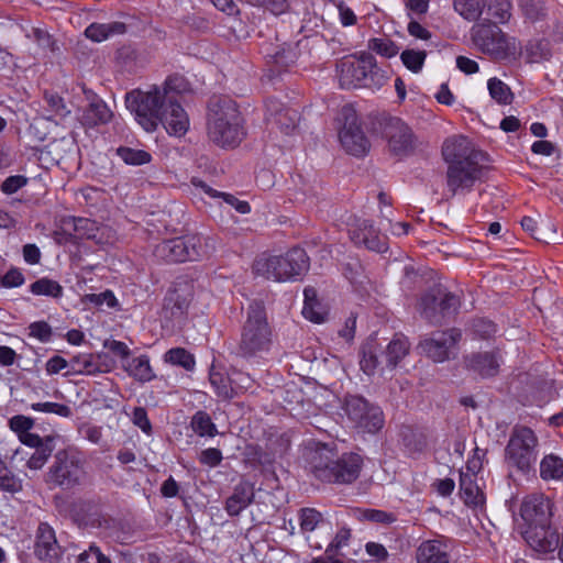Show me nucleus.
Returning a JSON list of instances; mask_svg holds the SVG:
<instances>
[{
  "instance_id": "bf43d9fd",
  "label": "nucleus",
  "mask_w": 563,
  "mask_h": 563,
  "mask_svg": "<svg viewBox=\"0 0 563 563\" xmlns=\"http://www.w3.org/2000/svg\"><path fill=\"white\" fill-rule=\"evenodd\" d=\"M9 427L20 437L29 432L34 427V420L26 416L16 415L9 420Z\"/></svg>"
},
{
  "instance_id": "79ce46f5",
  "label": "nucleus",
  "mask_w": 563,
  "mask_h": 563,
  "mask_svg": "<svg viewBox=\"0 0 563 563\" xmlns=\"http://www.w3.org/2000/svg\"><path fill=\"white\" fill-rule=\"evenodd\" d=\"M187 81L183 76H169L164 85L159 87L161 93L167 103L169 100H177V96L187 90Z\"/></svg>"
},
{
  "instance_id": "1a4fd4ad",
  "label": "nucleus",
  "mask_w": 563,
  "mask_h": 563,
  "mask_svg": "<svg viewBox=\"0 0 563 563\" xmlns=\"http://www.w3.org/2000/svg\"><path fill=\"white\" fill-rule=\"evenodd\" d=\"M126 108L134 114L139 124L147 132L157 129L161 122V114L167 102L161 93V89L154 86L148 91L140 89L132 90L125 96Z\"/></svg>"
},
{
  "instance_id": "412c9836",
  "label": "nucleus",
  "mask_w": 563,
  "mask_h": 563,
  "mask_svg": "<svg viewBox=\"0 0 563 563\" xmlns=\"http://www.w3.org/2000/svg\"><path fill=\"white\" fill-rule=\"evenodd\" d=\"M161 122L169 135L183 136L189 129V118L184 108L179 104L178 100H169L163 113L161 114Z\"/></svg>"
},
{
  "instance_id": "393cba45",
  "label": "nucleus",
  "mask_w": 563,
  "mask_h": 563,
  "mask_svg": "<svg viewBox=\"0 0 563 563\" xmlns=\"http://www.w3.org/2000/svg\"><path fill=\"white\" fill-rule=\"evenodd\" d=\"M417 563H451L445 545L438 540L423 541L416 550Z\"/></svg>"
},
{
  "instance_id": "4c0bfd02",
  "label": "nucleus",
  "mask_w": 563,
  "mask_h": 563,
  "mask_svg": "<svg viewBox=\"0 0 563 563\" xmlns=\"http://www.w3.org/2000/svg\"><path fill=\"white\" fill-rule=\"evenodd\" d=\"M489 96L499 104H510L514 100V93L509 86L497 77H493L487 81Z\"/></svg>"
},
{
  "instance_id": "f257e3e1",
  "label": "nucleus",
  "mask_w": 563,
  "mask_h": 563,
  "mask_svg": "<svg viewBox=\"0 0 563 563\" xmlns=\"http://www.w3.org/2000/svg\"><path fill=\"white\" fill-rule=\"evenodd\" d=\"M442 156L448 164L446 187L451 196L466 194L481 180L484 155L465 136H453L443 143Z\"/></svg>"
},
{
  "instance_id": "39448f33",
  "label": "nucleus",
  "mask_w": 563,
  "mask_h": 563,
  "mask_svg": "<svg viewBox=\"0 0 563 563\" xmlns=\"http://www.w3.org/2000/svg\"><path fill=\"white\" fill-rule=\"evenodd\" d=\"M272 344V330L268 325L262 301H252L242 327L238 353L242 357H253L267 352Z\"/></svg>"
},
{
  "instance_id": "bb28decb",
  "label": "nucleus",
  "mask_w": 563,
  "mask_h": 563,
  "mask_svg": "<svg viewBox=\"0 0 563 563\" xmlns=\"http://www.w3.org/2000/svg\"><path fill=\"white\" fill-rule=\"evenodd\" d=\"M302 316L314 323H322L327 320L328 309L318 300L313 287H306L303 290Z\"/></svg>"
},
{
  "instance_id": "774afa93",
  "label": "nucleus",
  "mask_w": 563,
  "mask_h": 563,
  "mask_svg": "<svg viewBox=\"0 0 563 563\" xmlns=\"http://www.w3.org/2000/svg\"><path fill=\"white\" fill-rule=\"evenodd\" d=\"M474 331L483 339H487L496 333V325L485 319H478L473 323Z\"/></svg>"
},
{
  "instance_id": "c03bdc74",
  "label": "nucleus",
  "mask_w": 563,
  "mask_h": 563,
  "mask_svg": "<svg viewBox=\"0 0 563 563\" xmlns=\"http://www.w3.org/2000/svg\"><path fill=\"white\" fill-rule=\"evenodd\" d=\"M510 0H490L487 5L488 20L495 23H506L511 16Z\"/></svg>"
},
{
  "instance_id": "f704fd0d",
  "label": "nucleus",
  "mask_w": 563,
  "mask_h": 563,
  "mask_svg": "<svg viewBox=\"0 0 563 563\" xmlns=\"http://www.w3.org/2000/svg\"><path fill=\"white\" fill-rule=\"evenodd\" d=\"M540 477L543 481H560L563 478V460L555 454L545 455L540 462Z\"/></svg>"
},
{
  "instance_id": "f03ea898",
  "label": "nucleus",
  "mask_w": 563,
  "mask_h": 563,
  "mask_svg": "<svg viewBox=\"0 0 563 563\" xmlns=\"http://www.w3.org/2000/svg\"><path fill=\"white\" fill-rule=\"evenodd\" d=\"M243 119L235 101L214 96L208 104L207 129L209 139L221 147H235L244 136Z\"/></svg>"
},
{
  "instance_id": "7c9ffc66",
  "label": "nucleus",
  "mask_w": 563,
  "mask_h": 563,
  "mask_svg": "<svg viewBox=\"0 0 563 563\" xmlns=\"http://www.w3.org/2000/svg\"><path fill=\"white\" fill-rule=\"evenodd\" d=\"M382 353L380 345L375 339H368L361 347L360 365L367 375H373L378 368V356Z\"/></svg>"
},
{
  "instance_id": "aec40b11",
  "label": "nucleus",
  "mask_w": 563,
  "mask_h": 563,
  "mask_svg": "<svg viewBox=\"0 0 563 563\" xmlns=\"http://www.w3.org/2000/svg\"><path fill=\"white\" fill-rule=\"evenodd\" d=\"M351 240L355 244H363L368 250L383 253L387 250L385 236L374 228L373 222L366 219H357L350 229Z\"/></svg>"
},
{
  "instance_id": "0e129e2a",
  "label": "nucleus",
  "mask_w": 563,
  "mask_h": 563,
  "mask_svg": "<svg viewBox=\"0 0 563 563\" xmlns=\"http://www.w3.org/2000/svg\"><path fill=\"white\" fill-rule=\"evenodd\" d=\"M71 224L74 227V231L76 232L77 236L82 239L87 238L90 239L93 235L90 233L93 230L95 223L86 218H74L71 220Z\"/></svg>"
},
{
  "instance_id": "58836bf2",
  "label": "nucleus",
  "mask_w": 563,
  "mask_h": 563,
  "mask_svg": "<svg viewBox=\"0 0 563 563\" xmlns=\"http://www.w3.org/2000/svg\"><path fill=\"white\" fill-rule=\"evenodd\" d=\"M190 427L199 437H214L218 431L216 424L212 422L211 417L203 410L197 411L190 421Z\"/></svg>"
},
{
  "instance_id": "a18cd8bd",
  "label": "nucleus",
  "mask_w": 563,
  "mask_h": 563,
  "mask_svg": "<svg viewBox=\"0 0 563 563\" xmlns=\"http://www.w3.org/2000/svg\"><path fill=\"white\" fill-rule=\"evenodd\" d=\"M519 7L525 18L532 23L547 16V8L541 0H519Z\"/></svg>"
},
{
  "instance_id": "5701e85b",
  "label": "nucleus",
  "mask_w": 563,
  "mask_h": 563,
  "mask_svg": "<svg viewBox=\"0 0 563 563\" xmlns=\"http://www.w3.org/2000/svg\"><path fill=\"white\" fill-rule=\"evenodd\" d=\"M255 492L252 483L241 481L235 485L232 495L225 500V511L229 516H239L254 500Z\"/></svg>"
},
{
  "instance_id": "6e6d98bb",
  "label": "nucleus",
  "mask_w": 563,
  "mask_h": 563,
  "mask_svg": "<svg viewBox=\"0 0 563 563\" xmlns=\"http://www.w3.org/2000/svg\"><path fill=\"white\" fill-rule=\"evenodd\" d=\"M27 36L32 37L43 52L49 51L56 53L59 51L56 41L44 30L33 29L32 34Z\"/></svg>"
},
{
  "instance_id": "13d9d810",
  "label": "nucleus",
  "mask_w": 563,
  "mask_h": 563,
  "mask_svg": "<svg viewBox=\"0 0 563 563\" xmlns=\"http://www.w3.org/2000/svg\"><path fill=\"white\" fill-rule=\"evenodd\" d=\"M29 335L37 339L41 342H48L52 338L53 331L51 325L45 321H36L29 325Z\"/></svg>"
},
{
  "instance_id": "09e8293b",
  "label": "nucleus",
  "mask_w": 563,
  "mask_h": 563,
  "mask_svg": "<svg viewBox=\"0 0 563 563\" xmlns=\"http://www.w3.org/2000/svg\"><path fill=\"white\" fill-rule=\"evenodd\" d=\"M426 51H418L411 48H407L402 51V53L400 54V59L404 66L415 74L421 71L426 62Z\"/></svg>"
},
{
  "instance_id": "423d86ee",
  "label": "nucleus",
  "mask_w": 563,
  "mask_h": 563,
  "mask_svg": "<svg viewBox=\"0 0 563 563\" xmlns=\"http://www.w3.org/2000/svg\"><path fill=\"white\" fill-rule=\"evenodd\" d=\"M308 267L309 258L300 247H294L285 255L260 257L253 265L256 275L274 282L296 280Z\"/></svg>"
},
{
  "instance_id": "c756f323",
  "label": "nucleus",
  "mask_w": 563,
  "mask_h": 563,
  "mask_svg": "<svg viewBox=\"0 0 563 563\" xmlns=\"http://www.w3.org/2000/svg\"><path fill=\"white\" fill-rule=\"evenodd\" d=\"M126 25L123 22L92 23L85 30V35L93 42H102L112 35L123 34Z\"/></svg>"
},
{
  "instance_id": "4be33fe9",
  "label": "nucleus",
  "mask_w": 563,
  "mask_h": 563,
  "mask_svg": "<svg viewBox=\"0 0 563 563\" xmlns=\"http://www.w3.org/2000/svg\"><path fill=\"white\" fill-rule=\"evenodd\" d=\"M460 495L465 505L474 510H483L485 506V494L477 483V476L468 472L460 473Z\"/></svg>"
},
{
  "instance_id": "cd10ccee",
  "label": "nucleus",
  "mask_w": 563,
  "mask_h": 563,
  "mask_svg": "<svg viewBox=\"0 0 563 563\" xmlns=\"http://www.w3.org/2000/svg\"><path fill=\"white\" fill-rule=\"evenodd\" d=\"M44 102L46 106L44 107L45 113L43 117L46 120L59 123L70 114V110L67 108L64 99L56 92L45 91Z\"/></svg>"
},
{
  "instance_id": "ea45409f",
  "label": "nucleus",
  "mask_w": 563,
  "mask_h": 563,
  "mask_svg": "<svg viewBox=\"0 0 563 563\" xmlns=\"http://www.w3.org/2000/svg\"><path fill=\"white\" fill-rule=\"evenodd\" d=\"M130 375L140 382H150L155 375L150 365V358L146 355L134 357L128 366Z\"/></svg>"
},
{
  "instance_id": "603ef678",
  "label": "nucleus",
  "mask_w": 563,
  "mask_h": 563,
  "mask_svg": "<svg viewBox=\"0 0 563 563\" xmlns=\"http://www.w3.org/2000/svg\"><path fill=\"white\" fill-rule=\"evenodd\" d=\"M300 529L302 532H311L322 520V515L313 508H302L299 514Z\"/></svg>"
},
{
  "instance_id": "ddd939ff",
  "label": "nucleus",
  "mask_w": 563,
  "mask_h": 563,
  "mask_svg": "<svg viewBox=\"0 0 563 563\" xmlns=\"http://www.w3.org/2000/svg\"><path fill=\"white\" fill-rule=\"evenodd\" d=\"M343 409L354 426L364 432L376 433L384 427L383 410L361 396H347Z\"/></svg>"
},
{
  "instance_id": "a211bd4d",
  "label": "nucleus",
  "mask_w": 563,
  "mask_h": 563,
  "mask_svg": "<svg viewBox=\"0 0 563 563\" xmlns=\"http://www.w3.org/2000/svg\"><path fill=\"white\" fill-rule=\"evenodd\" d=\"M34 554L44 563L59 561L62 558L63 549L57 542L54 529L46 522H41L37 527Z\"/></svg>"
},
{
  "instance_id": "69168bd1",
  "label": "nucleus",
  "mask_w": 563,
  "mask_h": 563,
  "mask_svg": "<svg viewBox=\"0 0 563 563\" xmlns=\"http://www.w3.org/2000/svg\"><path fill=\"white\" fill-rule=\"evenodd\" d=\"M1 285L7 288L19 287L24 283V276L18 268H11L0 278Z\"/></svg>"
},
{
  "instance_id": "dca6fc26",
  "label": "nucleus",
  "mask_w": 563,
  "mask_h": 563,
  "mask_svg": "<svg viewBox=\"0 0 563 563\" xmlns=\"http://www.w3.org/2000/svg\"><path fill=\"white\" fill-rule=\"evenodd\" d=\"M342 117L344 123L339 139L343 148L357 157L365 155L369 150V142L358 124L355 111L351 108H343Z\"/></svg>"
},
{
  "instance_id": "338daca9",
  "label": "nucleus",
  "mask_w": 563,
  "mask_h": 563,
  "mask_svg": "<svg viewBox=\"0 0 563 563\" xmlns=\"http://www.w3.org/2000/svg\"><path fill=\"white\" fill-rule=\"evenodd\" d=\"M365 551L371 558L375 559L377 562H384L389 556L387 549L383 544L377 542H367L365 544Z\"/></svg>"
},
{
  "instance_id": "5fc2aeb1",
  "label": "nucleus",
  "mask_w": 563,
  "mask_h": 563,
  "mask_svg": "<svg viewBox=\"0 0 563 563\" xmlns=\"http://www.w3.org/2000/svg\"><path fill=\"white\" fill-rule=\"evenodd\" d=\"M31 409L34 411H41L45 413H54L59 417L68 418L71 416V409L67 405L57 402H34L31 405Z\"/></svg>"
},
{
  "instance_id": "3c124183",
  "label": "nucleus",
  "mask_w": 563,
  "mask_h": 563,
  "mask_svg": "<svg viewBox=\"0 0 563 563\" xmlns=\"http://www.w3.org/2000/svg\"><path fill=\"white\" fill-rule=\"evenodd\" d=\"M209 380L214 388L216 394L222 398H231L233 389L230 385L229 378L222 373L211 369Z\"/></svg>"
},
{
  "instance_id": "f8f14e48",
  "label": "nucleus",
  "mask_w": 563,
  "mask_h": 563,
  "mask_svg": "<svg viewBox=\"0 0 563 563\" xmlns=\"http://www.w3.org/2000/svg\"><path fill=\"white\" fill-rule=\"evenodd\" d=\"M460 298L442 286H435L424 292L417 309L421 318L432 325L443 323L446 317L454 314L460 308Z\"/></svg>"
},
{
  "instance_id": "680f3d73",
  "label": "nucleus",
  "mask_w": 563,
  "mask_h": 563,
  "mask_svg": "<svg viewBox=\"0 0 563 563\" xmlns=\"http://www.w3.org/2000/svg\"><path fill=\"white\" fill-rule=\"evenodd\" d=\"M555 227L549 221H542L536 231L533 238L543 243H550L555 240Z\"/></svg>"
},
{
  "instance_id": "473e14b6",
  "label": "nucleus",
  "mask_w": 563,
  "mask_h": 563,
  "mask_svg": "<svg viewBox=\"0 0 563 563\" xmlns=\"http://www.w3.org/2000/svg\"><path fill=\"white\" fill-rule=\"evenodd\" d=\"M269 63L277 73L287 70L288 67L295 64L298 58V52L295 45L287 44L276 49L273 54L268 55Z\"/></svg>"
},
{
  "instance_id": "6ab92c4d",
  "label": "nucleus",
  "mask_w": 563,
  "mask_h": 563,
  "mask_svg": "<svg viewBox=\"0 0 563 563\" xmlns=\"http://www.w3.org/2000/svg\"><path fill=\"white\" fill-rule=\"evenodd\" d=\"M521 533L528 545L539 553L553 552L560 545V536L551 525L522 528Z\"/></svg>"
},
{
  "instance_id": "052dcab7",
  "label": "nucleus",
  "mask_w": 563,
  "mask_h": 563,
  "mask_svg": "<svg viewBox=\"0 0 563 563\" xmlns=\"http://www.w3.org/2000/svg\"><path fill=\"white\" fill-rule=\"evenodd\" d=\"M27 184V178L23 175H14L4 179L1 184V191L5 195H13Z\"/></svg>"
},
{
  "instance_id": "2f4dec72",
  "label": "nucleus",
  "mask_w": 563,
  "mask_h": 563,
  "mask_svg": "<svg viewBox=\"0 0 563 563\" xmlns=\"http://www.w3.org/2000/svg\"><path fill=\"white\" fill-rule=\"evenodd\" d=\"M527 63L548 62L552 57L551 45L548 40H530L525 47Z\"/></svg>"
},
{
  "instance_id": "de8ad7c7",
  "label": "nucleus",
  "mask_w": 563,
  "mask_h": 563,
  "mask_svg": "<svg viewBox=\"0 0 563 563\" xmlns=\"http://www.w3.org/2000/svg\"><path fill=\"white\" fill-rule=\"evenodd\" d=\"M118 156L128 165L139 166L151 162L152 156L143 150H134L131 147L117 148Z\"/></svg>"
},
{
  "instance_id": "2eb2a0df",
  "label": "nucleus",
  "mask_w": 563,
  "mask_h": 563,
  "mask_svg": "<svg viewBox=\"0 0 563 563\" xmlns=\"http://www.w3.org/2000/svg\"><path fill=\"white\" fill-rule=\"evenodd\" d=\"M461 335V331L455 328L435 331L429 338L421 340L418 349L434 362L442 363L451 357Z\"/></svg>"
},
{
  "instance_id": "49530a36",
  "label": "nucleus",
  "mask_w": 563,
  "mask_h": 563,
  "mask_svg": "<svg viewBox=\"0 0 563 563\" xmlns=\"http://www.w3.org/2000/svg\"><path fill=\"white\" fill-rule=\"evenodd\" d=\"M54 439L52 437H46V443H43L42 446L36 448L34 453L30 456L27 461V467L31 470H40L47 462L48 457L52 455L54 450Z\"/></svg>"
},
{
  "instance_id": "4d7b16f0",
  "label": "nucleus",
  "mask_w": 563,
  "mask_h": 563,
  "mask_svg": "<svg viewBox=\"0 0 563 563\" xmlns=\"http://www.w3.org/2000/svg\"><path fill=\"white\" fill-rule=\"evenodd\" d=\"M85 301L93 303L97 307L106 305L109 308H114L118 306V300L111 290H106L100 294H87Z\"/></svg>"
},
{
  "instance_id": "c9c22d12",
  "label": "nucleus",
  "mask_w": 563,
  "mask_h": 563,
  "mask_svg": "<svg viewBox=\"0 0 563 563\" xmlns=\"http://www.w3.org/2000/svg\"><path fill=\"white\" fill-rule=\"evenodd\" d=\"M267 110L274 117L275 123L278 124L285 133L295 129L298 120L297 112L295 110L282 109L280 104H277L274 101L267 103Z\"/></svg>"
},
{
  "instance_id": "a19ab883",
  "label": "nucleus",
  "mask_w": 563,
  "mask_h": 563,
  "mask_svg": "<svg viewBox=\"0 0 563 563\" xmlns=\"http://www.w3.org/2000/svg\"><path fill=\"white\" fill-rule=\"evenodd\" d=\"M164 360L166 363L181 366L186 371H192L196 365L194 355L184 347L168 350L164 355Z\"/></svg>"
},
{
  "instance_id": "a878e982",
  "label": "nucleus",
  "mask_w": 563,
  "mask_h": 563,
  "mask_svg": "<svg viewBox=\"0 0 563 563\" xmlns=\"http://www.w3.org/2000/svg\"><path fill=\"white\" fill-rule=\"evenodd\" d=\"M112 115V111L107 103L102 99L93 96L84 111L81 122L84 125L92 128L98 124L108 123Z\"/></svg>"
},
{
  "instance_id": "c85d7f7f",
  "label": "nucleus",
  "mask_w": 563,
  "mask_h": 563,
  "mask_svg": "<svg viewBox=\"0 0 563 563\" xmlns=\"http://www.w3.org/2000/svg\"><path fill=\"white\" fill-rule=\"evenodd\" d=\"M100 355L92 353L77 354L71 357L69 366L73 374L95 375L103 372L99 362Z\"/></svg>"
},
{
  "instance_id": "e2e57ef3",
  "label": "nucleus",
  "mask_w": 563,
  "mask_h": 563,
  "mask_svg": "<svg viewBox=\"0 0 563 563\" xmlns=\"http://www.w3.org/2000/svg\"><path fill=\"white\" fill-rule=\"evenodd\" d=\"M132 422L139 427L144 433H152V423L147 417V412L143 407H136L133 410Z\"/></svg>"
},
{
  "instance_id": "20e7f679",
  "label": "nucleus",
  "mask_w": 563,
  "mask_h": 563,
  "mask_svg": "<svg viewBox=\"0 0 563 563\" xmlns=\"http://www.w3.org/2000/svg\"><path fill=\"white\" fill-rule=\"evenodd\" d=\"M475 48L494 60L514 63L523 54L517 37L505 33L496 23H476L471 29Z\"/></svg>"
},
{
  "instance_id": "b1692460",
  "label": "nucleus",
  "mask_w": 563,
  "mask_h": 563,
  "mask_svg": "<svg viewBox=\"0 0 563 563\" xmlns=\"http://www.w3.org/2000/svg\"><path fill=\"white\" fill-rule=\"evenodd\" d=\"M465 365L478 375L489 377L498 373L499 358L494 352H478L466 356Z\"/></svg>"
},
{
  "instance_id": "9b49d317",
  "label": "nucleus",
  "mask_w": 563,
  "mask_h": 563,
  "mask_svg": "<svg viewBox=\"0 0 563 563\" xmlns=\"http://www.w3.org/2000/svg\"><path fill=\"white\" fill-rule=\"evenodd\" d=\"M154 255L168 263L197 261L207 255V247L201 235L188 234L162 241L155 246Z\"/></svg>"
},
{
  "instance_id": "6e6552de",
  "label": "nucleus",
  "mask_w": 563,
  "mask_h": 563,
  "mask_svg": "<svg viewBox=\"0 0 563 563\" xmlns=\"http://www.w3.org/2000/svg\"><path fill=\"white\" fill-rule=\"evenodd\" d=\"M85 465V457L76 449L59 450L54 455L46 482L65 490L74 489L84 485L87 479Z\"/></svg>"
},
{
  "instance_id": "9d476101",
  "label": "nucleus",
  "mask_w": 563,
  "mask_h": 563,
  "mask_svg": "<svg viewBox=\"0 0 563 563\" xmlns=\"http://www.w3.org/2000/svg\"><path fill=\"white\" fill-rule=\"evenodd\" d=\"M538 438L528 427L512 429L505 449L506 461L522 473L529 472L537 460Z\"/></svg>"
},
{
  "instance_id": "37998d69",
  "label": "nucleus",
  "mask_w": 563,
  "mask_h": 563,
  "mask_svg": "<svg viewBox=\"0 0 563 563\" xmlns=\"http://www.w3.org/2000/svg\"><path fill=\"white\" fill-rule=\"evenodd\" d=\"M30 290L36 296H48L59 298L63 295V287L53 279L43 277L31 284Z\"/></svg>"
},
{
  "instance_id": "0eeeda50",
  "label": "nucleus",
  "mask_w": 563,
  "mask_h": 563,
  "mask_svg": "<svg viewBox=\"0 0 563 563\" xmlns=\"http://www.w3.org/2000/svg\"><path fill=\"white\" fill-rule=\"evenodd\" d=\"M341 88L356 87L378 88L384 85L386 76L377 66L376 58L368 52H362L352 59H344L338 65Z\"/></svg>"
},
{
  "instance_id": "f3484780",
  "label": "nucleus",
  "mask_w": 563,
  "mask_h": 563,
  "mask_svg": "<svg viewBox=\"0 0 563 563\" xmlns=\"http://www.w3.org/2000/svg\"><path fill=\"white\" fill-rule=\"evenodd\" d=\"M552 503L542 493H532L523 497L519 516L523 521L522 528L551 525Z\"/></svg>"
},
{
  "instance_id": "72a5a7b5",
  "label": "nucleus",
  "mask_w": 563,
  "mask_h": 563,
  "mask_svg": "<svg viewBox=\"0 0 563 563\" xmlns=\"http://www.w3.org/2000/svg\"><path fill=\"white\" fill-rule=\"evenodd\" d=\"M410 344L404 336H395L386 347V365L390 369L395 368L397 364L408 354Z\"/></svg>"
},
{
  "instance_id": "4468645a",
  "label": "nucleus",
  "mask_w": 563,
  "mask_h": 563,
  "mask_svg": "<svg viewBox=\"0 0 563 563\" xmlns=\"http://www.w3.org/2000/svg\"><path fill=\"white\" fill-rule=\"evenodd\" d=\"M382 134L389 151L397 156H407L416 147L411 129L399 118H388L382 123Z\"/></svg>"
},
{
  "instance_id": "e433bc0d",
  "label": "nucleus",
  "mask_w": 563,
  "mask_h": 563,
  "mask_svg": "<svg viewBox=\"0 0 563 563\" xmlns=\"http://www.w3.org/2000/svg\"><path fill=\"white\" fill-rule=\"evenodd\" d=\"M454 10L467 21H476L486 5L485 0H454Z\"/></svg>"
},
{
  "instance_id": "7ed1b4c3",
  "label": "nucleus",
  "mask_w": 563,
  "mask_h": 563,
  "mask_svg": "<svg viewBox=\"0 0 563 563\" xmlns=\"http://www.w3.org/2000/svg\"><path fill=\"white\" fill-rule=\"evenodd\" d=\"M362 457L355 453H345L335 459V453L321 445L310 457V467L316 478L325 483L350 484L361 471Z\"/></svg>"
},
{
  "instance_id": "8fccbe9b",
  "label": "nucleus",
  "mask_w": 563,
  "mask_h": 563,
  "mask_svg": "<svg viewBox=\"0 0 563 563\" xmlns=\"http://www.w3.org/2000/svg\"><path fill=\"white\" fill-rule=\"evenodd\" d=\"M22 481L8 468L4 462H0V489L15 494L22 490Z\"/></svg>"
},
{
  "instance_id": "864d4df0",
  "label": "nucleus",
  "mask_w": 563,
  "mask_h": 563,
  "mask_svg": "<svg viewBox=\"0 0 563 563\" xmlns=\"http://www.w3.org/2000/svg\"><path fill=\"white\" fill-rule=\"evenodd\" d=\"M368 48L384 57H393L398 53V46L389 38H371Z\"/></svg>"
}]
</instances>
